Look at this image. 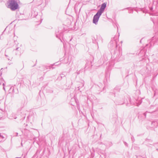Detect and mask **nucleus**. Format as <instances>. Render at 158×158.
I'll return each instance as SVG.
<instances>
[{
  "mask_svg": "<svg viewBox=\"0 0 158 158\" xmlns=\"http://www.w3.org/2000/svg\"><path fill=\"white\" fill-rule=\"evenodd\" d=\"M8 7L10 8L11 10H14L18 8L19 5L15 1H11L9 2Z\"/></svg>",
  "mask_w": 158,
  "mask_h": 158,
  "instance_id": "f257e3e1",
  "label": "nucleus"
},
{
  "mask_svg": "<svg viewBox=\"0 0 158 158\" xmlns=\"http://www.w3.org/2000/svg\"><path fill=\"white\" fill-rule=\"evenodd\" d=\"M106 3H104L103 4L102 6L101 7V8L99 10L98 12H101L100 14H102V13L103 12V11H104L105 8H106Z\"/></svg>",
  "mask_w": 158,
  "mask_h": 158,
  "instance_id": "7ed1b4c3",
  "label": "nucleus"
},
{
  "mask_svg": "<svg viewBox=\"0 0 158 158\" xmlns=\"http://www.w3.org/2000/svg\"><path fill=\"white\" fill-rule=\"evenodd\" d=\"M100 13L98 12L97 14L94 16L93 22L95 24H96L98 22L99 16L101 15Z\"/></svg>",
  "mask_w": 158,
  "mask_h": 158,
  "instance_id": "f03ea898",
  "label": "nucleus"
}]
</instances>
